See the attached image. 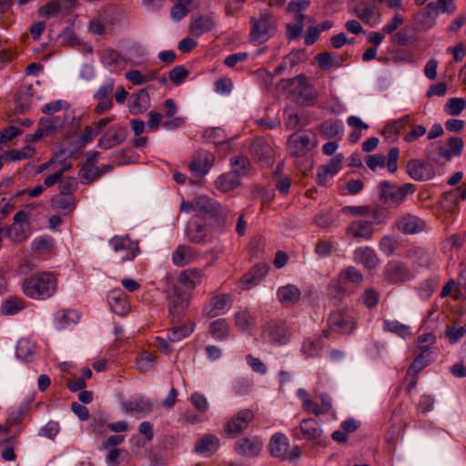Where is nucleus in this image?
I'll list each match as a JSON object with an SVG mask.
<instances>
[{
	"label": "nucleus",
	"mask_w": 466,
	"mask_h": 466,
	"mask_svg": "<svg viewBox=\"0 0 466 466\" xmlns=\"http://www.w3.org/2000/svg\"><path fill=\"white\" fill-rule=\"evenodd\" d=\"M198 213L209 220L210 228L225 231L232 226L234 210L208 196L198 197Z\"/></svg>",
	"instance_id": "nucleus-1"
},
{
	"label": "nucleus",
	"mask_w": 466,
	"mask_h": 466,
	"mask_svg": "<svg viewBox=\"0 0 466 466\" xmlns=\"http://www.w3.org/2000/svg\"><path fill=\"white\" fill-rule=\"evenodd\" d=\"M25 295L34 299L52 297L57 289V279L49 272H40L26 278L23 282Z\"/></svg>",
	"instance_id": "nucleus-2"
},
{
	"label": "nucleus",
	"mask_w": 466,
	"mask_h": 466,
	"mask_svg": "<svg viewBox=\"0 0 466 466\" xmlns=\"http://www.w3.org/2000/svg\"><path fill=\"white\" fill-rule=\"evenodd\" d=\"M379 199L386 208H396L405 202L408 196L416 191V186L405 183L398 186L390 181H381L378 186Z\"/></svg>",
	"instance_id": "nucleus-3"
},
{
	"label": "nucleus",
	"mask_w": 466,
	"mask_h": 466,
	"mask_svg": "<svg viewBox=\"0 0 466 466\" xmlns=\"http://www.w3.org/2000/svg\"><path fill=\"white\" fill-rule=\"evenodd\" d=\"M250 23V36L254 41L265 43L276 33L274 17L268 9L262 10L259 18H252Z\"/></svg>",
	"instance_id": "nucleus-4"
},
{
	"label": "nucleus",
	"mask_w": 466,
	"mask_h": 466,
	"mask_svg": "<svg viewBox=\"0 0 466 466\" xmlns=\"http://www.w3.org/2000/svg\"><path fill=\"white\" fill-rule=\"evenodd\" d=\"M167 300L171 321L173 323L179 322L188 308V295L180 287L174 285L169 289Z\"/></svg>",
	"instance_id": "nucleus-5"
},
{
	"label": "nucleus",
	"mask_w": 466,
	"mask_h": 466,
	"mask_svg": "<svg viewBox=\"0 0 466 466\" xmlns=\"http://www.w3.org/2000/svg\"><path fill=\"white\" fill-rule=\"evenodd\" d=\"M209 228L206 218L198 214L192 217L187 223V237L193 243H209L213 240V235Z\"/></svg>",
	"instance_id": "nucleus-6"
},
{
	"label": "nucleus",
	"mask_w": 466,
	"mask_h": 466,
	"mask_svg": "<svg viewBox=\"0 0 466 466\" xmlns=\"http://www.w3.org/2000/svg\"><path fill=\"white\" fill-rule=\"evenodd\" d=\"M288 81L289 86H294L292 95L296 97L299 104L304 106H309L315 103L317 99L316 91L304 75H299L295 77L289 78Z\"/></svg>",
	"instance_id": "nucleus-7"
},
{
	"label": "nucleus",
	"mask_w": 466,
	"mask_h": 466,
	"mask_svg": "<svg viewBox=\"0 0 466 466\" xmlns=\"http://www.w3.org/2000/svg\"><path fill=\"white\" fill-rule=\"evenodd\" d=\"M109 246L113 248L119 262L133 260L139 252L137 242L133 241L127 236L113 237L109 240Z\"/></svg>",
	"instance_id": "nucleus-8"
},
{
	"label": "nucleus",
	"mask_w": 466,
	"mask_h": 466,
	"mask_svg": "<svg viewBox=\"0 0 466 466\" xmlns=\"http://www.w3.org/2000/svg\"><path fill=\"white\" fill-rule=\"evenodd\" d=\"M253 419L251 410H241L225 424L223 433L228 438H236L248 429Z\"/></svg>",
	"instance_id": "nucleus-9"
},
{
	"label": "nucleus",
	"mask_w": 466,
	"mask_h": 466,
	"mask_svg": "<svg viewBox=\"0 0 466 466\" xmlns=\"http://www.w3.org/2000/svg\"><path fill=\"white\" fill-rule=\"evenodd\" d=\"M330 329L340 334H351L356 329L354 318L346 309L332 311L328 318Z\"/></svg>",
	"instance_id": "nucleus-10"
},
{
	"label": "nucleus",
	"mask_w": 466,
	"mask_h": 466,
	"mask_svg": "<svg viewBox=\"0 0 466 466\" xmlns=\"http://www.w3.org/2000/svg\"><path fill=\"white\" fill-rule=\"evenodd\" d=\"M263 337L270 344L285 345L289 340V332L284 321L270 320L263 329Z\"/></svg>",
	"instance_id": "nucleus-11"
},
{
	"label": "nucleus",
	"mask_w": 466,
	"mask_h": 466,
	"mask_svg": "<svg viewBox=\"0 0 466 466\" xmlns=\"http://www.w3.org/2000/svg\"><path fill=\"white\" fill-rule=\"evenodd\" d=\"M323 435V431L318 420L312 418L303 419L299 425L292 430L296 440L318 441Z\"/></svg>",
	"instance_id": "nucleus-12"
},
{
	"label": "nucleus",
	"mask_w": 466,
	"mask_h": 466,
	"mask_svg": "<svg viewBox=\"0 0 466 466\" xmlns=\"http://www.w3.org/2000/svg\"><path fill=\"white\" fill-rule=\"evenodd\" d=\"M385 280L390 284H399L412 278L410 268L401 261H390L384 269Z\"/></svg>",
	"instance_id": "nucleus-13"
},
{
	"label": "nucleus",
	"mask_w": 466,
	"mask_h": 466,
	"mask_svg": "<svg viewBox=\"0 0 466 466\" xmlns=\"http://www.w3.org/2000/svg\"><path fill=\"white\" fill-rule=\"evenodd\" d=\"M400 151L397 147H392L388 152V161L386 163V157L383 155H370L366 158V164L370 169L375 171L377 167H387L389 172L394 173L398 168V158H399Z\"/></svg>",
	"instance_id": "nucleus-14"
},
{
	"label": "nucleus",
	"mask_w": 466,
	"mask_h": 466,
	"mask_svg": "<svg viewBox=\"0 0 466 466\" xmlns=\"http://www.w3.org/2000/svg\"><path fill=\"white\" fill-rule=\"evenodd\" d=\"M215 156L208 150H199L193 157L188 165L192 174L204 177L213 167Z\"/></svg>",
	"instance_id": "nucleus-15"
},
{
	"label": "nucleus",
	"mask_w": 466,
	"mask_h": 466,
	"mask_svg": "<svg viewBox=\"0 0 466 466\" xmlns=\"http://www.w3.org/2000/svg\"><path fill=\"white\" fill-rule=\"evenodd\" d=\"M397 229L405 235H414L422 232L425 229V222L420 218L406 213L396 220Z\"/></svg>",
	"instance_id": "nucleus-16"
},
{
	"label": "nucleus",
	"mask_w": 466,
	"mask_h": 466,
	"mask_svg": "<svg viewBox=\"0 0 466 466\" xmlns=\"http://www.w3.org/2000/svg\"><path fill=\"white\" fill-rule=\"evenodd\" d=\"M407 173L417 181L430 180L435 176L433 166L420 159H411L408 162Z\"/></svg>",
	"instance_id": "nucleus-17"
},
{
	"label": "nucleus",
	"mask_w": 466,
	"mask_h": 466,
	"mask_svg": "<svg viewBox=\"0 0 466 466\" xmlns=\"http://www.w3.org/2000/svg\"><path fill=\"white\" fill-rule=\"evenodd\" d=\"M263 443L257 437H243L235 443L236 452L243 457H255L261 451Z\"/></svg>",
	"instance_id": "nucleus-18"
},
{
	"label": "nucleus",
	"mask_w": 466,
	"mask_h": 466,
	"mask_svg": "<svg viewBox=\"0 0 466 466\" xmlns=\"http://www.w3.org/2000/svg\"><path fill=\"white\" fill-rule=\"evenodd\" d=\"M310 137L306 134H292L288 140V149L290 155L302 157L309 150Z\"/></svg>",
	"instance_id": "nucleus-19"
},
{
	"label": "nucleus",
	"mask_w": 466,
	"mask_h": 466,
	"mask_svg": "<svg viewBox=\"0 0 466 466\" xmlns=\"http://www.w3.org/2000/svg\"><path fill=\"white\" fill-rule=\"evenodd\" d=\"M289 449V441L283 433H275L269 440L268 450L270 454L281 460H286Z\"/></svg>",
	"instance_id": "nucleus-20"
},
{
	"label": "nucleus",
	"mask_w": 466,
	"mask_h": 466,
	"mask_svg": "<svg viewBox=\"0 0 466 466\" xmlns=\"http://www.w3.org/2000/svg\"><path fill=\"white\" fill-rule=\"evenodd\" d=\"M279 301L285 307L297 304L301 299L300 289L294 284L281 286L277 290Z\"/></svg>",
	"instance_id": "nucleus-21"
},
{
	"label": "nucleus",
	"mask_w": 466,
	"mask_h": 466,
	"mask_svg": "<svg viewBox=\"0 0 466 466\" xmlns=\"http://www.w3.org/2000/svg\"><path fill=\"white\" fill-rule=\"evenodd\" d=\"M374 233L372 222L367 220H354L347 228V235L354 238H371Z\"/></svg>",
	"instance_id": "nucleus-22"
},
{
	"label": "nucleus",
	"mask_w": 466,
	"mask_h": 466,
	"mask_svg": "<svg viewBox=\"0 0 466 466\" xmlns=\"http://www.w3.org/2000/svg\"><path fill=\"white\" fill-rule=\"evenodd\" d=\"M127 134V129L126 127H118L116 128H110L99 139L98 145L104 149L111 148L122 143L126 139Z\"/></svg>",
	"instance_id": "nucleus-23"
},
{
	"label": "nucleus",
	"mask_w": 466,
	"mask_h": 466,
	"mask_svg": "<svg viewBox=\"0 0 466 466\" xmlns=\"http://www.w3.org/2000/svg\"><path fill=\"white\" fill-rule=\"evenodd\" d=\"M204 278L203 270L193 268L183 270L177 277V282L187 289L200 285Z\"/></svg>",
	"instance_id": "nucleus-24"
},
{
	"label": "nucleus",
	"mask_w": 466,
	"mask_h": 466,
	"mask_svg": "<svg viewBox=\"0 0 466 466\" xmlns=\"http://www.w3.org/2000/svg\"><path fill=\"white\" fill-rule=\"evenodd\" d=\"M251 153L261 163L270 164L273 149L263 138L257 137L251 145Z\"/></svg>",
	"instance_id": "nucleus-25"
},
{
	"label": "nucleus",
	"mask_w": 466,
	"mask_h": 466,
	"mask_svg": "<svg viewBox=\"0 0 466 466\" xmlns=\"http://www.w3.org/2000/svg\"><path fill=\"white\" fill-rule=\"evenodd\" d=\"M466 199V184L441 194V204L447 209L457 208L461 200Z\"/></svg>",
	"instance_id": "nucleus-26"
},
{
	"label": "nucleus",
	"mask_w": 466,
	"mask_h": 466,
	"mask_svg": "<svg viewBox=\"0 0 466 466\" xmlns=\"http://www.w3.org/2000/svg\"><path fill=\"white\" fill-rule=\"evenodd\" d=\"M348 288L338 279H332L327 285V296L334 305L342 303L348 293Z\"/></svg>",
	"instance_id": "nucleus-27"
},
{
	"label": "nucleus",
	"mask_w": 466,
	"mask_h": 466,
	"mask_svg": "<svg viewBox=\"0 0 466 466\" xmlns=\"http://www.w3.org/2000/svg\"><path fill=\"white\" fill-rule=\"evenodd\" d=\"M354 258L369 269L375 268L380 262L375 251L370 247L358 248L354 252Z\"/></svg>",
	"instance_id": "nucleus-28"
},
{
	"label": "nucleus",
	"mask_w": 466,
	"mask_h": 466,
	"mask_svg": "<svg viewBox=\"0 0 466 466\" xmlns=\"http://www.w3.org/2000/svg\"><path fill=\"white\" fill-rule=\"evenodd\" d=\"M219 439L213 434L204 435L195 445V451L198 454L211 455L219 448Z\"/></svg>",
	"instance_id": "nucleus-29"
},
{
	"label": "nucleus",
	"mask_w": 466,
	"mask_h": 466,
	"mask_svg": "<svg viewBox=\"0 0 466 466\" xmlns=\"http://www.w3.org/2000/svg\"><path fill=\"white\" fill-rule=\"evenodd\" d=\"M337 277L348 289L350 286L358 287L363 281L362 273L353 266L343 268Z\"/></svg>",
	"instance_id": "nucleus-30"
},
{
	"label": "nucleus",
	"mask_w": 466,
	"mask_h": 466,
	"mask_svg": "<svg viewBox=\"0 0 466 466\" xmlns=\"http://www.w3.org/2000/svg\"><path fill=\"white\" fill-rule=\"evenodd\" d=\"M215 21L211 15H200L191 21L189 31L194 36H200L213 29Z\"/></svg>",
	"instance_id": "nucleus-31"
},
{
	"label": "nucleus",
	"mask_w": 466,
	"mask_h": 466,
	"mask_svg": "<svg viewBox=\"0 0 466 466\" xmlns=\"http://www.w3.org/2000/svg\"><path fill=\"white\" fill-rule=\"evenodd\" d=\"M108 304L110 306L111 310L119 315L124 316L127 313L129 309V305L127 301V298L125 294L120 291H113L109 294Z\"/></svg>",
	"instance_id": "nucleus-32"
},
{
	"label": "nucleus",
	"mask_w": 466,
	"mask_h": 466,
	"mask_svg": "<svg viewBox=\"0 0 466 466\" xmlns=\"http://www.w3.org/2000/svg\"><path fill=\"white\" fill-rule=\"evenodd\" d=\"M241 184L239 178L232 171L220 175L215 181L217 189L221 192H229Z\"/></svg>",
	"instance_id": "nucleus-33"
},
{
	"label": "nucleus",
	"mask_w": 466,
	"mask_h": 466,
	"mask_svg": "<svg viewBox=\"0 0 466 466\" xmlns=\"http://www.w3.org/2000/svg\"><path fill=\"white\" fill-rule=\"evenodd\" d=\"M405 257L420 268H428L431 264L429 252L420 247L410 248L407 250Z\"/></svg>",
	"instance_id": "nucleus-34"
},
{
	"label": "nucleus",
	"mask_w": 466,
	"mask_h": 466,
	"mask_svg": "<svg viewBox=\"0 0 466 466\" xmlns=\"http://www.w3.org/2000/svg\"><path fill=\"white\" fill-rule=\"evenodd\" d=\"M51 206L64 214H68L75 209V197L73 194L59 193L52 198Z\"/></svg>",
	"instance_id": "nucleus-35"
},
{
	"label": "nucleus",
	"mask_w": 466,
	"mask_h": 466,
	"mask_svg": "<svg viewBox=\"0 0 466 466\" xmlns=\"http://www.w3.org/2000/svg\"><path fill=\"white\" fill-rule=\"evenodd\" d=\"M268 266L265 263H258L244 276L247 288L249 289L256 286L264 279L268 272Z\"/></svg>",
	"instance_id": "nucleus-36"
},
{
	"label": "nucleus",
	"mask_w": 466,
	"mask_h": 466,
	"mask_svg": "<svg viewBox=\"0 0 466 466\" xmlns=\"http://www.w3.org/2000/svg\"><path fill=\"white\" fill-rule=\"evenodd\" d=\"M231 170L241 180L243 177L248 175L251 163L245 156H234L230 158Z\"/></svg>",
	"instance_id": "nucleus-37"
},
{
	"label": "nucleus",
	"mask_w": 466,
	"mask_h": 466,
	"mask_svg": "<svg viewBox=\"0 0 466 466\" xmlns=\"http://www.w3.org/2000/svg\"><path fill=\"white\" fill-rule=\"evenodd\" d=\"M318 65L322 69L339 67L343 64L342 56L329 52H323L316 56Z\"/></svg>",
	"instance_id": "nucleus-38"
},
{
	"label": "nucleus",
	"mask_w": 466,
	"mask_h": 466,
	"mask_svg": "<svg viewBox=\"0 0 466 466\" xmlns=\"http://www.w3.org/2000/svg\"><path fill=\"white\" fill-rule=\"evenodd\" d=\"M228 305L227 295L214 296L209 302V305L204 309V312L209 317H216L220 314Z\"/></svg>",
	"instance_id": "nucleus-39"
},
{
	"label": "nucleus",
	"mask_w": 466,
	"mask_h": 466,
	"mask_svg": "<svg viewBox=\"0 0 466 466\" xmlns=\"http://www.w3.org/2000/svg\"><path fill=\"white\" fill-rule=\"evenodd\" d=\"M106 461L108 466H127L128 464V453L123 449H110Z\"/></svg>",
	"instance_id": "nucleus-40"
},
{
	"label": "nucleus",
	"mask_w": 466,
	"mask_h": 466,
	"mask_svg": "<svg viewBox=\"0 0 466 466\" xmlns=\"http://www.w3.org/2000/svg\"><path fill=\"white\" fill-rule=\"evenodd\" d=\"M103 175V171H98V167L93 166L92 159H86V163L83 165L79 171V176L82 177V183L90 184L97 177Z\"/></svg>",
	"instance_id": "nucleus-41"
},
{
	"label": "nucleus",
	"mask_w": 466,
	"mask_h": 466,
	"mask_svg": "<svg viewBox=\"0 0 466 466\" xmlns=\"http://www.w3.org/2000/svg\"><path fill=\"white\" fill-rule=\"evenodd\" d=\"M193 249L189 247L180 245L172 254V261L176 266L182 267L188 264L193 258Z\"/></svg>",
	"instance_id": "nucleus-42"
},
{
	"label": "nucleus",
	"mask_w": 466,
	"mask_h": 466,
	"mask_svg": "<svg viewBox=\"0 0 466 466\" xmlns=\"http://www.w3.org/2000/svg\"><path fill=\"white\" fill-rule=\"evenodd\" d=\"M431 351L430 349L423 350L410 365L407 374L416 375L423 368H425L431 361Z\"/></svg>",
	"instance_id": "nucleus-43"
},
{
	"label": "nucleus",
	"mask_w": 466,
	"mask_h": 466,
	"mask_svg": "<svg viewBox=\"0 0 466 466\" xmlns=\"http://www.w3.org/2000/svg\"><path fill=\"white\" fill-rule=\"evenodd\" d=\"M29 409L30 404L28 402H22L17 407H14L8 414L6 421L7 424L9 426L20 424L27 414Z\"/></svg>",
	"instance_id": "nucleus-44"
},
{
	"label": "nucleus",
	"mask_w": 466,
	"mask_h": 466,
	"mask_svg": "<svg viewBox=\"0 0 466 466\" xmlns=\"http://www.w3.org/2000/svg\"><path fill=\"white\" fill-rule=\"evenodd\" d=\"M195 324L193 322H188L187 324L179 327H173L167 332V339L171 342L179 341L189 336L192 333Z\"/></svg>",
	"instance_id": "nucleus-45"
},
{
	"label": "nucleus",
	"mask_w": 466,
	"mask_h": 466,
	"mask_svg": "<svg viewBox=\"0 0 466 466\" xmlns=\"http://www.w3.org/2000/svg\"><path fill=\"white\" fill-rule=\"evenodd\" d=\"M341 131L342 123L339 120L329 119L324 121L320 126V132L327 139L337 137L341 133Z\"/></svg>",
	"instance_id": "nucleus-46"
},
{
	"label": "nucleus",
	"mask_w": 466,
	"mask_h": 466,
	"mask_svg": "<svg viewBox=\"0 0 466 466\" xmlns=\"http://www.w3.org/2000/svg\"><path fill=\"white\" fill-rule=\"evenodd\" d=\"M426 156L430 160L435 163H441V160H451V154L448 149L441 145L431 144V147L427 150Z\"/></svg>",
	"instance_id": "nucleus-47"
},
{
	"label": "nucleus",
	"mask_w": 466,
	"mask_h": 466,
	"mask_svg": "<svg viewBox=\"0 0 466 466\" xmlns=\"http://www.w3.org/2000/svg\"><path fill=\"white\" fill-rule=\"evenodd\" d=\"M323 348V343L320 339L304 340L301 351L306 358H318Z\"/></svg>",
	"instance_id": "nucleus-48"
},
{
	"label": "nucleus",
	"mask_w": 466,
	"mask_h": 466,
	"mask_svg": "<svg viewBox=\"0 0 466 466\" xmlns=\"http://www.w3.org/2000/svg\"><path fill=\"white\" fill-rule=\"evenodd\" d=\"M126 411L131 413L147 414L152 410V405L148 400H137L124 404Z\"/></svg>",
	"instance_id": "nucleus-49"
},
{
	"label": "nucleus",
	"mask_w": 466,
	"mask_h": 466,
	"mask_svg": "<svg viewBox=\"0 0 466 466\" xmlns=\"http://www.w3.org/2000/svg\"><path fill=\"white\" fill-rule=\"evenodd\" d=\"M35 154V148L25 146L22 149H11L5 151V159L9 161H20L31 158Z\"/></svg>",
	"instance_id": "nucleus-50"
},
{
	"label": "nucleus",
	"mask_w": 466,
	"mask_h": 466,
	"mask_svg": "<svg viewBox=\"0 0 466 466\" xmlns=\"http://www.w3.org/2000/svg\"><path fill=\"white\" fill-rule=\"evenodd\" d=\"M6 236L15 243H22L27 238L24 224L13 223L5 230Z\"/></svg>",
	"instance_id": "nucleus-51"
},
{
	"label": "nucleus",
	"mask_w": 466,
	"mask_h": 466,
	"mask_svg": "<svg viewBox=\"0 0 466 466\" xmlns=\"http://www.w3.org/2000/svg\"><path fill=\"white\" fill-rule=\"evenodd\" d=\"M228 325L224 319H218L210 323V334L218 339H223L228 335Z\"/></svg>",
	"instance_id": "nucleus-52"
},
{
	"label": "nucleus",
	"mask_w": 466,
	"mask_h": 466,
	"mask_svg": "<svg viewBox=\"0 0 466 466\" xmlns=\"http://www.w3.org/2000/svg\"><path fill=\"white\" fill-rule=\"evenodd\" d=\"M63 10H65L62 6L60 1L54 0L46 3L45 5H42L38 9V15L43 17H53L60 14Z\"/></svg>",
	"instance_id": "nucleus-53"
},
{
	"label": "nucleus",
	"mask_w": 466,
	"mask_h": 466,
	"mask_svg": "<svg viewBox=\"0 0 466 466\" xmlns=\"http://www.w3.org/2000/svg\"><path fill=\"white\" fill-rule=\"evenodd\" d=\"M410 116L406 115L398 120L389 123L383 129V134L386 136L398 135L410 123Z\"/></svg>",
	"instance_id": "nucleus-54"
},
{
	"label": "nucleus",
	"mask_w": 466,
	"mask_h": 466,
	"mask_svg": "<svg viewBox=\"0 0 466 466\" xmlns=\"http://www.w3.org/2000/svg\"><path fill=\"white\" fill-rule=\"evenodd\" d=\"M466 106V101L461 97H451L445 104V111L451 116L460 115Z\"/></svg>",
	"instance_id": "nucleus-55"
},
{
	"label": "nucleus",
	"mask_w": 466,
	"mask_h": 466,
	"mask_svg": "<svg viewBox=\"0 0 466 466\" xmlns=\"http://www.w3.org/2000/svg\"><path fill=\"white\" fill-rule=\"evenodd\" d=\"M384 329L402 338L410 335V328L406 325L400 323L398 320H385Z\"/></svg>",
	"instance_id": "nucleus-56"
},
{
	"label": "nucleus",
	"mask_w": 466,
	"mask_h": 466,
	"mask_svg": "<svg viewBox=\"0 0 466 466\" xmlns=\"http://www.w3.org/2000/svg\"><path fill=\"white\" fill-rule=\"evenodd\" d=\"M156 356L152 352H144L137 359V368L140 372H147L152 369Z\"/></svg>",
	"instance_id": "nucleus-57"
},
{
	"label": "nucleus",
	"mask_w": 466,
	"mask_h": 466,
	"mask_svg": "<svg viewBox=\"0 0 466 466\" xmlns=\"http://www.w3.org/2000/svg\"><path fill=\"white\" fill-rule=\"evenodd\" d=\"M304 15H295V23L287 25V38L296 39L299 37L303 30Z\"/></svg>",
	"instance_id": "nucleus-58"
},
{
	"label": "nucleus",
	"mask_w": 466,
	"mask_h": 466,
	"mask_svg": "<svg viewBox=\"0 0 466 466\" xmlns=\"http://www.w3.org/2000/svg\"><path fill=\"white\" fill-rule=\"evenodd\" d=\"M24 308V302L19 299H6L2 307L1 311L4 315H15Z\"/></svg>",
	"instance_id": "nucleus-59"
},
{
	"label": "nucleus",
	"mask_w": 466,
	"mask_h": 466,
	"mask_svg": "<svg viewBox=\"0 0 466 466\" xmlns=\"http://www.w3.org/2000/svg\"><path fill=\"white\" fill-rule=\"evenodd\" d=\"M114 86V79H109L97 89L94 98L96 100L113 99Z\"/></svg>",
	"instance_id": "nucleus-60"
},
{
	"label": "nucleus",
	"mask_w": 466,
	"mask_h": 466,
	"mask_svg": "<svg viewBox=\"0 0 466 466\" xmlns=\"http://www.w3.org/2000/svg\"><path fill=\"white\" fill-rule=\"evenodd\" d=\"M235 322L239 329L247 330L254 324V318L247 310L238 311L235 314Z\"/></svg>",
	"instance_id": "nucleus-61"
},
{
	"label": "nucleus",
	"mask_w": 466,
	"mask_h": 466,
	"mask_svg": "<svg viewBox=\"0 0 466 466\" xmlns=\"http://www.w3.org/2000/svg\"><path fill=\"white\" fill-rule=\"evenodd\" d=\"M466 335V327L446 326L445 336L451 344L456 343Z\"/></svg>",
	"instance_id": "nucleus-62"
},
{
	"label": "nucleus",
	"mask_w": 466,
	"mask_h": 466,
	"mask_svg": "<svg viewBox=\"0 0 466 466\" xmlns=\"http://www.w3.org/2000/svg\"><path fill=\"white\" fill-rule=\"evenodd\" d=\"M392 42L401 46H407L414 42V37L408 28H402L392 36Z\"/></svg>",
	"instance_id": "nucleus-63"
},
{
	"label": "nucleus",
	"mask_w": 466,
	"mask_h": 466,
	"mask_svg": "<svg viewBox=\"0 0 466 466\" xmlns=\"http://www.w3.org/2000/svg\"><path fill=\"white\" fill-rule=\"evenodd\" d=\"M448 145V151L451 154V157H459L461 155L463 147H464V142L462 138L459 137H450L447 141Z\"/></svg>",
	"instance_id": "nucleus-64"
}]
</instances>
